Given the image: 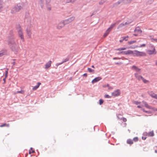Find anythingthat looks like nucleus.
Instances as JSON below:
<instances>
[{"label":"nucleus","instance_id":"obj_6","mask_svg":"<svg viewBox=\"0 0 157 157\" xmlns=\"http://www.w3.org/2000/svg\"><path fill=\"white\" fill-rule=\"evenodd\" d=\"M121 94V91L119 90H117L111 94L112 95L113 97L119 96Z\"/></svg>","mask_w":157,"mask_h":157},{"label":"nucleus","instance_id":"obj_50","mask_svg":"<svg viewBox=\"0 0 157 157\" xmlns=\"http://www.w3.org/2000/svg\"><path fill=\"white\" fill-rule=\"evenodd\" d=\"M124 40H123V39L122 40H120V41L121 43L123 42V41Z\"/></svg>","mask_w":157,"mask_h":157},{"label":"nucleus","instance_id":"obj_33","mask_svg":"<svg viewBox=\"0 0 157 157\" xmlns=\"http://www.w3.org/2000/svg\"><path fill=\"white\" fill-rule=\"evenodd\" d=\"M133 140L134 141V142H137L138 141V138L137 137H134L133 139Z\"/></svg>","mask_w":157,"mask_h":157},{"label":"nucleus","instance_id":"obj_9","mask_svg":"<svg viewBox=\"0 0 157 157\" xmlns=\"http://www.w3.org/2000/svg\"><path fill=\"white\" fill-rule=\"evenodd\" d=\"M52 63V61L51 60L48 61L45 65V68L46 69L49 68L51 66Z\"/></svg>","mask_w":157,"mask_h":157},{"label":"nucleus","instance_id":"obj_27","mask_svg":"<svg viewBox=\"0 0 157 157\" xmlns=\"http://www.w3.org/2000/svg\"><path fill=\"white\" fill-rule=\"evenodd\" d=\"M32 148H31L30 150L29 151V153L30 154H31L32 153H34L35 152V151L33 150Z\"/></svg>","mask_w":157,"mask_h":157},{"label":"nucleus","instance_id":"obj_7","mask_svg":"<svg viewBox=\"0 0 157 157\" xmlns=\"http://www.w3.org/2000/svg\"><path fill=\"white\" fill-rule=\"evenodd\" d=\"M151 47L153 48V50H148L147 51V53L148 54L150 55L155 54L156 52L155 47L153 45H152Z\"/></svg>","mask_w":157,"mask_h":157},{"label":"nucleus","instance_id":"obj_1","mask_svg":"<svg viewBox=\"0 0 157 157\" xmlns=\"http://www.w3.org/2000/svg\"><path fill=\"white\" fill-rule=\"evenodd\" d=\"M11 50L15 53H17L19 51L20 47L18 43L16 42L13 39H10L8 42Z\"/></svg>","mask_w":157,"mask_h":157},{"label":"nucleus","instance_id":"obj_48","mask_svg":"<svg viewBox=\"0 0 157 157\" xmlns=\"http://www.w3.org/2000/svg\"><path fill=\"white\" fill-rule=\"evenodd\" d=\"M137 107H138V108H141V107L140 106V105H138V106H137Z\"/></svg>","mask_w":157,"mask_h":157},{"label":"nucleus","instance_id":"obj_36","mask_svg":"<svg viewBox=\"0 0 157 157\" xmlns=\"http://www.w3.org/2000/svg\"><path fill=\"white\" fill-rule=\"evenodd\" d=\"M8 70H7L6 71V72H5V78H6L8 76Z\"/></svg>","mask_w":157,"mask_h":157},{"label":"nucleus","instance_id":"obj_51","mask_svg":"<svg viewBox=\"0 0 157 157\" xmlns=\"http://www.w3.org/2000/svg\"><path fill=\"white\" fill-rule=\"evenodd\" d=\"M143 110L144 112H145V111H146L145 110V109H143Z\"/></svg>","mask_w":157,"mask_h":157},{"label":"nucleus","instance_id":"obj_24","mask_svg":"<svg viewBox=\"0 0 157 157\" xmlns=\"http://www.w3.org/2000/svg\"><path fill=\"white\" fill-rule=\"evenodd\" d=\"M136 40H131L128 42V44H132L135 43L136 42Z\"/></svg>","mask_w":157,"mask_h":157},{"label":"nucleus","instance_id":"obj_29","mask_svg":"<svg viewBox=\"0 0 157 157\" xmlns=\"http://www.w3.org/2000/svg\"><path fill=\"white\" fill-rule=\"evenodd\" d=\"M128 36H126L123 37H122L123 40H125V41H127L128 40Z\"/></svg>","mask_w":157,"mask_h":157},{"label":"nucleus","instance_id":"obj_13","mask_svg":"<svg viewBox=\"0 0 157 157\" xmlns=\"http://www.w3.org/2000/svg\"><path fill=\"white\" fill-rule=\"evenodd\" d=\"M101 77H96L92 81V83H95L98 81H99L100 80H101Z\"/></svg>","mask_w":157,"mask_h":157},{"label":"nucleus","instance_id":"obj_2","mask_svg":"<svg viewBox=\"0 0 157 157\" xmlns=\"http://www.w3.org/2000/svg\"><path fill=\"white\" fill-rule=\"evenodd\" d=\"M22 7L20 5H17L15 6L12 10L11 13H14L16 12H18L20 10H21Z\"/></svg>","mask_w":157,"mask_h":157},{"label":"nucleus","instance_id":"obj_26","mask_svg":"<svg viewBox=\"0 0 157 157\" xmlns=\"http://www.w3.org/2000/svg\"><path fill=\"white\" fill-rule=\"evenodd\" d=\"M126 49V48H120L117 49H116V50L117 51H122Z\"/></svg>","mask_w":157,"mask_h":157},{"label":"nucleus","instance_id":"obj_38","mask_svg":"<svg viewBox=\"0 0 157 157\" xmlns=\"http://www.w3.org/2000/svg\"><path fill=\"white\" fill-rule=\"evenodd\" d=\"M122 119L123 121L124 122H126L127 121V119L124 117L122 119Z\"/></svg>","mask_w":157,"mask_h":157},{"label":"nucleus","instance_id":"obj_31","mask_svg":"<svg viewBox=\"0 0 157 157\" xmlns=\"http://www.w3.org/2000/svg\"><path fill=\"white\" fill-rule=\"evenodd\" d=\"M99 104L100 105H101L104 102V101L102 99H100L99 100Z\"/></svg>","mask_w":157,"mask_h":157},{"label":"nucleus","instance_id":"obj_43","mask_svg":"<svg viewBox=\"0 0 157 157\" xmlns=\"http://www.w3.org/2000/svg\"><path fill=\"white\" fill-rule=\"evenodd\" d=\"M142 138L143 140H145L146 139V137H144V136H142Z\"/></svg>","mask_w":157,"mask_h":157},{"label":"nucleus","instance_id":"obj_3","mask_svg":"<svg viewBox=\"0 0 157 157\" xmlns=\"http://www.w3.org/2000/svg\"><path fill=\"white\" fill-rule=\"evenodd\" d=\"M133 55L134 56H146V54L145 53L143 52H139L137 50H135L133 51Z\"/></svg>","mask_w":157,"mask_h":157},{"label":"nucleus","instance_id":"obj_54","mask_svg":"<svg viewBox=\"0 0 157 157\" xmlns=\"http://www.w3.org/2000/svg\"><path fill=\"white\" fill-rule=\"evenodd\" d=\"M155 152L156 153H157V150H155Z\"/></svg>","mask_w":157,"mask_h":157},{"label":"nucleus","instance_id":"obj_17","mask_svg":"<svg viewBox=\"0 0 157 157\" xmlns=\"http://www.w3.org/2000/svg\"><path fill=\"white\" fill-rule=\"evenodd\" d=\"M41 83L40 82H38L37 84V85L33 87V90H36L39 86L41 85Z\"/></svg>","mask_w":157,"mask_h":157},{"label":"nucleus","instance_id":"obj_52","mask_svg":"<svg viewBox=\"0 0 157 157\" xmlns=\"http://www.w3.org/2000/svg\"><path fill=\"white\" fill-rule=\"evenodd\" d=\"M118 54H121V52H119L118 53Z\"/></svg>","mask_w":157,"mask_h":157},{"label":"nucleus","instance_id":"obj_59","mask_svg":"<svg viewBox=\"0 0 157 157\" xmlns=\"http://www.w3.org/2000/svg\"><path fill=\"white\" fill-rule=\"evenodd\" d=\"M113 59H116V58H113Z\"/></svg>","mask_w":157,"mask_h":157},{"label":"nucleus","instance_id":"obj_34","mask_svg":"<svg viewBox=\"0 0 157 157\" xmlns=\"http://www.w3.org/2000/svg\"><path fill=\"white\" fill-rule=\"evenodd\" d=\"M143 82L145 83H147L148 82V81L147 80H146L144 79L143 78L142 79Z\"/></svg>","mask_w":157,"mask_h":157},{"label":"nucleus","instance_id":"obj_10","mask_svg":"<svg viewBox=\"0 0 157 157\" xmlns=\"http://www.w3.org/2000/svg\"><path fill=\"white\" fill-rule=\"evenodd\" d=\"M64 26V24L63 22H61L59 23L57 26V28L58 29H60Z\"/></svg>","mask_w":157,"mask_h":157},{"label":"nucleus","instance_id":"obj_19","mask_svg":"<svg viewBox=\"0 0 157 157\" xmlns=\"http://www.w3.org/2000/svg\"><path fill=\"white\" fill-rule=\"evenodd\" d=\"M10 126L9 124H6V123H4L2 124L1 125H0V127H9Z\"/></svg>","mask_w":157,"mask_h":157},{"label":"nucleus","instance_id":"obj_37","mask_svg":"<svg viewBox=\"0 0 157 157\" xmlns=\"http://www.w3.org/2000/svg\"><path fill=\"white\" fill-rule=\"evenodd\" d=\"M105 98H111V97L110 96H109V95H108V94L105 95Z\"/></svg>","mask_w":157,"mask_h":157},{"label":"nucleus","instance_id":"obj_60","mask_svg":"<svg viewBox=\"0 0 157 157\" xmlns=\"http://www.w3.org/2000/svg\"><path fill=\"white\" fill-rule=\"evenodd\" d=\"M125 24H126V22L125 23Z\"/></svg>","mask_w":157,"mask_h":157},{"label":"nucleus","instance_id":"obj_39","mask_svg":"<svg viewBox=\"0 0 157 157\" xmlns=\"http://www.w3.org/2000/svg\"><path fill=\"white\" fill-rule=\"evenodd\" d=\"M146 46V45L144 44H143L140 45L139 47H145Z\"/></svg>","mask_w":157,"mask_h":157},{"label":"nucleus","instance_id":"obj_49","mask_svg":"<svg viewBox=\"0 0 157 157\" xmlns=\"http://www.w3.org/2000/svg\"><path fill=\"white\" fill-rule=\"evenodd\" d=\"M40 0V4H41L42 3L43 1L42 0Z\"/></svg>","mask_w":157,"mask_h":157},{"label":"nucleus","instance_id":"obj_12","mask_svg":"<svg viewBox=\"0 0 157 157\" xmlns=\"http://www.w3.org/2000/svg\"><path fill=\"white\" fill-rule=\"evenodd\" d=\"M131 69L132 70L138 72H140V69L138 68L137 67L135 66H133L131 67Z\"/></svg>","mask_w":157,"mask_h":157},{"label":"nucleus","instance_id":"obj_8","mask_svg":"<svg viewBox=\"0 0 157 157\" xmlns=\"http://www.w3.org/2000/svg\"><path fill=\"white\" fill-rule=\"evenodd\" d=\"M142 102L144 105L147 108L149 109H153V110H155V108H154L152 107L151 106H150L145 101H142Z\"/></svg>","mask_w":157,"mask_h":157},{"label":"nucleus","instance_id":"obj_14","mask_svg":"<svg viewBox=\"0 0 157 157\" xmlns=\"http://www.w3.org/2000/svg\"><path fill=\"white\" fill-rule=\"evenodd\" d=\"M134 32L136 33H137L138 34H140L142 33V30L139 27H137L134 30Z\"/></svg>","mask_w":157,"mask_h":157},{"label":"nucleus","instance_id":"obj_41","mask_svg":"<svg viewBox=\"0 0 157 157\" xmlns=\"http://www.w3.org/2000/svg\"><path fill=\"white\" fill-rule=\"evenodd\" d=\"M145 112L148 113V114H151V113L150 111H145Z\"/></svg>","mask_w":157,"mask_h":157},{"label":"nucleus","instance_id":"obj_53","mask_svg":"<svg viewBox=\"0 0 157 157\" xmlns=\"http://www.w3.org/2000/svg\"><path fill=\"white\" fill-rule=\"evenodd\" d=\"M92 68H95V67H94V65H92Z\"/></svg>","mask_w":157,"mask_h":157},{"label":"nucleus","instance_id":"obj_44","mask_svg":"<svg viewBox=\"0 0 157 157\" xmlns=\"http://www.w3.org/2000/svg\"><path fill=\"white\" fill-rule=\"evenodd\" d=\"M83 75L84 76L86 77L87 76V74L86 73H85Z\"/></svg>","mask_w":157,"mask_h":157},{"label":"nucleus","instance_id":"obj_35","mask_svg":"<svg viewBox=\"0 0 157 157\" xmlns=\"http://www.w3.org/2000/svg\"><path fill=\"white\" fill-rule=\"evenodd\" d=\"M124 25V24L122 23L121 24L118 26V29H119L121 27H123V26Z\"/></svg>","mask_w":157,"mask_h":157},{"label":"nucleus","instance_id":"obj_22","mask_svg":"<svg viewBox=\"0 0 157 157\" xmlns=\"http://www.w3.org/2000/svg\"><path fill=\"white\" fill-rule=\"evenodd\" d=\"M154 135V134L153 131L150 132L148 133V136H153Z\"/></svg>","mask_w":157,"mask_h":157},{"label":"nucleus","instance_id":"obj_46","mask_svg":"<svg viewBox=\"0 0 157 157\" xmlns=\"http://www.w3.org/2000/svg\"><path fill=\"white\" fill-rule=\"evenodd\" d=\"M138 34L137 33H136V34H134L133 35H134L135 36H137L138 35Z\"/></svg>","mask_w":157,"mask_h":157},{"label":"nucleus","instance_id":"obj_25","mask_svg":"<svg viewBox=\"0 0 157 157\" xmlns=\"http://www.w3.org/2000/svg\"><path fill=\"white\" fill-rule=\"evenodd\" d=\"M76 0H67V3H73Z\"/></svg>","mask_w":157,"mask_h":157},{"label":"nucleus","instance_id":"obj_30","mask_svg":"<svg viewBox=\"0 0 157 157\" xmlns=\"http://www.w3.org/2000/svg\"><path fill=\"white\" fill-rule=\"evenodd\" d=\"M69 59L68 58H66L63 60L62 62H61L60 64H62L68 61Z\"/></svg>","mask_w":157,"mask_h":157},{"label":"nucleus","instance_id":"obj_45","mask_svg":"<svg viewBox=\"0 0 157 157\" xmlns=\"http://www.w3.org/2000/svg\"><path fill=\"white\" fill-rule=\"evenodd\" d=\"M144 134L145 135H148V133L147 132H144Z\"/></svg>","mask_w":157,"mask_h":157},{"label":"nucleus","instance_id":"obj_58","mask_svg":"<svg viewBox=\"0 0 157 157\" xmlns=\"http://www.w3.org/2000/svg\"><path fill=\"white\" fill-rule=\"evenodd\" d=\"M41 7L42 8V7H43V6H42V5H41Z\"/></svg>","mask_w":157,"mask_h":157},{"label":"nucleus","instance_id":"obj_15","mask_svg":"<svg viewBox=\"0 0 157 157\" xmlns=\"http://www.w3.org/2000/svg\"><path fill=\"white\" fill-rule=\"evenodd\" d=\"M135 76L136 78L139 80H142L143 77L142 76L139 75L137 73L135 74Z\"/></svg>","mask_w":157,"mask_h":157},{"label":"nucleus","instance_id":"obj_21","mask_svg":"<svg viewBox=\"0 0 157 157\" xmlns=\"http://www.w3.org/2000/svg\"><path fill=\"white\" fill-rule=\"evenodd\" d=\"M24 93H25L24 91V90H21V91H17L14 94H17L20 93V94H24Z\"/></svg>","mask_w":157,"mask_h":157},{"label":"nucleus","instance_id":"obj_57","mask_svg":"<svg viewBox=\"0 0 157 157\" xmlns=\"http://www.w3.org/2000/svg\"><path fill=\"white\" fill-rule=\"evenodd\" d=\"M71 18L73 19V20L74 19V18H73V17H71Z\"/></svg>","mask_w":157,"mask_h":157},{"label":"nucleus","instance_id":"obj_11","mask_svg":"<svg viewBox=\"0 0 157 157\" xmlns=\"http://www.w3.org/2000/svg\"><path fill=\"white\" fill-rule=\"evenodd\" d=\"M148 94L152 98L157 99V94H155L153 92H148Z\"/></svg>","mask_w":157,"mask_h":157},{"label":"nucleus","instance_id":"obj_55","mask_svg":"<svg viewBox=\"0 0 157 157\" xmlns=\"http://www.w3.org/2000/svg\"><path fill=\"white\" fill-rule=\"evenodd\" d=\"M6 78H5L3 79V80L4 81V82H5V81Z\"/></svg>","mask_w":157,"mask_h":157},{"label":"nucleus","instance_id":"obj_18","mask_svg":"<svg viewBox=\"0 0 157 157\" xmlns=\"http://www.w3.org/2000/svg\"><path fill=\"white\" fill-rule=\"evenodd\" d=\"M6 50H3L1 52L0 51V57L4 55H6Z\"/></svg>","mask_w":157,"mask_h":157},{"label":"nucleus","instance_id":"obj_20","mask_svg":"<svg viewBox=\"0 0 157 157\" xmlns=\"http://www.w3.org/2000/svg\"><path fill=\"white\" fill-rule=\"evenodd\" d=\"M127 142L128 144H133V140L131 139H128L127 140Z\"/></svg>","mask_w":157,"mask_h":157},{"label":"nucleus","instance_id":"obj_56","mask_svg":"<svg viewBox=\"0 0 157 157\" xmlns=\"http://www.w3.org/2000/svg\"><path fill=\"white\" fill-rule=\"evenodd\" d=\"M137 47H138V46H136L134 48H137Z\"/></svg>","mask_w":157,"mask_h":157},{"label":"nucleus","instance_id":"obj_47","mask_svg":"<svg viewBox=\"0 0 157 157\" xmlns=\"http://www.w3.org/2000/svg\"><path fill=\"white\" fill-rule=\"evenodd\" d=\"M46 1L48 3V2H50V0H46Z\"/></svg>","mask_w":157,"mask_h":157},{"label":"nucleus","instance_id":"obj_40","mask_svg":"<svg viewBox=\"0 0 157 157\" xmlns=\"http://www.w3.org/2000/svg\"><path fill=\"white\" fill-rule=\"evenodd\" d=\"M151 40H154V41L157 42V39H153L151 38Z\"/></svg>","mask_w":157,"mask_h":157},{"label":"nucleus","instance_id":"obj_4","mask_svg":"<svg viewBox=\"0 0 157 157\" xmlns=\"http://www.w3.org/2000/svg\"><path fill=\"white\" fill-rule=\"evenodd\" d=\"M115 25V23L111 25L110 27L106 31L105 33H104V37L106 36L109 33V32L111 31Z\"/></svg>","mask_w":157,"mask_h":157},{"label":"nucleus","instance_id":"obj_5","mask_svg":"<svg viewBox=\"0 0 157 157\" xmlns=\"http://www.w3.org/2000/svg\"><path fill=\"white\" fill-rule=\"evenodd\" d=\"M18 34L22 42H24L25 39L24 38V36L22 33V31L21 29H20L18 32Z\"/></svg>","mask_w":157,"mask_h":157},{"label":"nucleus","instance_id":"obj_23","mask_svg":"<svg viewBox=\"0 0 157 157\" xmlns=\"http://www.w3.org/2000/svg\"><path fill=\"white\" fill-rule=\"evenodd\" d=\"M27 34L28 35V36H29V37H30L31 36L32 33L30 30H27Z\"/></svg>","mask_w":157,"mask_h":157},{"label":"nucleus","instance_id":"obj_28","mask_svg":"<svg viewBox=\"0 0 157 157\" xmlns=\"http://www.w3.org/2000/svg\"><path fill=\"white\" fill-rule=\"evenodd\" d=\"M88 71L90 73L91 72H94V70L92 69L91 68H87Z\"/></svg>","mask_w":157,"mask_h":157},{"label":"nucleus","instance_id":"obj_16","mask_svg":"<svg viewBox=\"0 0 157 157\" xmlns=\"http://www.w3.org/2000/svg\"><path fill=\"white\" fill-rule=\"evenodd\" d=\"M125 54L126 55H133V51L131 50H128L125 51Z\"/></svg>","mask_w":157,"mask_h":157},{"label":"nucleus","instance_id":"obj_61","mask_svg":"<svg viewBox=\"0 0 157 157\" xmlns=\"http://www.w3.org/2000/svg\"><path fill=\"white\" fill-rule=\"evenodd\" d=\"M109 86V85H108H108H107V86Z\"/></svg>","mask_w":157,"mask_h":157},{"label":"nucleus","instance_id":"obj_42","mask_svg":"<svg viewBox=\"0 0 157 157\" xmlns=\"http://www.w3.org/2000/svg\"><path fill=\"white\" fill-rule=\"evenodd\" d=\"M121 54L123 55H125V51H122L121 52Z\"/></svg>","mask_w":157,"mask_h":157},{"label":"nucleus","instance_id":"obj_32","mask_svg":"<svg viewBox=\"0 0 157 157\" xmlns=\"http://www.w3.org/2000/svg\"><path fill=\"white\" fill-rule=\"evenodd\" d=\"M140 102H139L138 101H133V103L136 105L140 104Z\"/></svg>","mask_w":157,"mask_h":157}]
</instances>
